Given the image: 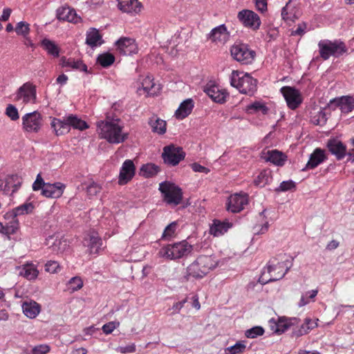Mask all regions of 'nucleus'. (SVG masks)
<instances>
[{
  "mask_svg": "<svg viewBox=\"0 0 354 354\" xmlns=\"http://www.w3.org/2000/svg\"><path fill=\"white\" fill-rule=\"evenodd\" d=\"M97 127L100 138L111 144L122 143L128 138V133L122 131L123 126L118 119L99 121Z\"/></svg>",
  "mask_w": 354,
  "mask_h": 354,
  "instance_id": "obj_1",
  "label": "nucleus"
},
{
  "mask_svg": "<svg viewBox=\"0 0 354 354\" xmlns=\"http://www.w3.org/2000/svg\"><path fill=\"white\" fill-rule=\"evenodd\" d=\"M265 159L275 165L283 166L286 160V156L277 150H270L266 153Z\"/></svg>",
  "mask_w": 354,
  "mask_h": 354,
  "instance_id": "obj_34",
  "label": "nucleus"
},
{
  "mask_svg": "<svg viewBox=\"0 0 354 354\" xmlns=\"http://www.w3.org/2000/svg\"><path fill=\"white\" fill-rule=\"evenodd\" d=\"M275 328L272 326V330H274L275 333L281 334L284 333L290 326V324L287 320H283L279 319L278 322L274 323Z\"/></svg>",
  "mask_w": 354,
  "mask_h": 354,
  "instance_id": "obj_52",
  "label": "nucleus"
},
{
  "mask_svg": "<svg viewBox=\"0 0 354 354\" xmlns=\"http://www.w3.org/2000/svg\"><path fill=\"white\" fill-rule=\"evenodd\" d=\"M47 245H50L52 251L56 254H61L65 252L69 247L68 243L66 239L49 236L47 240Z\"/></svg>",
  "mask_w": 354,
  "mask_h": 354,
  "instance_id": "obj_25",
  "label": "nucleus"
},
{
  "mask_svg": "<svg viewBox=\"0 0 354 354\" xmlns=\"http://www.w3.org/2000/svg\"><path fill=\"white\" fill-rule=\"evenodd\" d=\"M216 265V261L212 256H199L196 261L187 267V275L188 277L196 279L203 278Z\"/></svg>",
  "mask_w": 354,
  "mask_h": 354,
  "instance_id": "obj_4",
  "label": "nucleus"
},
{
  "mask_svg": "<svg viewBox=\"0 0 354 354\" xmlns=\"http://www.w3.org/2000/svg\"><path fill=\"white\" fill-rule=\"evenodd\" d=\"M232 226V223L214 219L210 225L209 233L214 236H219L225 234Z\"/></svg>",
  "mask_w": 354,
  "mask_h": 354,
  "instance_id": "obj_27",
  "label": "nucleus"
},
{
  "mask_svg": "<svg viewBox=\"0 0 354 354\" xmlns=\"http://www.w3.org/2000/svg\"><path fill=\"white\" fill-rule=\"evenodd\" d=\"M230 53L234 59L245 65L252 64L256 57L254 50L248 45L241 42H236L231 46Z\"/></svg>",
  "mask_w": 354,
  "mask_h": 354,
  "instance_id": "obj_9",
  "label": "nucleus"
},
{
  "mask_svg": "<svg viewBox=\"0 0 354 354\" xmlns=\"http://www.w3.org/2000/svg\"><path fill=\"white\" fill-rule=\"evenodd\" d=\"M8 231H12V234H15L19 227V221L17 218L12 217V221L10 223V225H6Z\"/></svg>",
  "mask_w": 354,
  "mask_h": 354,
  "instance_id": "obj_62",
  "label": "nucleus"
},
{
  "mask_svg": "<svg viewBox=\"0 0 354 354\" xmlns=\"http://www.w3.org/2000/svg\"><path fill=\"white\" fill-rule=\"evenodd\" d=\"M149 124L153 133L159 135L164 134L167 131L166 121L160 119L157 115L151 116L149 120Z\"/></svg>",
  "mask_w": 354,
  "mask_h": 354,
  "instance_id": "obj_33",
  "label": "nucleus"
},
{
  "mask_svg": "<svg viewBox=\"0 0 354 354\" xmlns=\"http://www.w3.org/2000/svg\"><path fill=\"white\" fill-rule=\"evenodd\" d=\"M289 268L287 263L279 258H272L264 268L259 281L266 284L270 281H274L282 279L288 272Z\"/></svg>",
  "mask_w": 354,
  "mask_h": 354,
  "instance_id": "obj_2",
  "label": "nucleus"
},
{
  "mask_svg": "<svg viewBox=\"0 0 354 354\" xmlns=\"http://www.w3.org/2000/svg\"><path fill=\"white\" fill-rule=\"evenodd\" d=\"M270 178V172L264 170L259 173L254 183L257 186L262 187L269 183Z\"/></svg>",
  "mask_w": 354,
  "mask_h": 354,
  "instance_id": "obj_48",
  "label": "nucleus"
},
{
  "mask_svg": "<svg viewBox=\"0 0 354 354\" xmlns=\"http://www.w3.org/2000/svg\"><path fill=\"white\" fill-rule=\"evenodd\" d=\"M141 86L138 88L140 95H154L160 89L159 85L153 82V79L150 76H146L141 79Z\"/></svg>",
  "mask_w": 354,
  "mask_h": 354,
  "instance_id": "obj_21",
  "label": "nucleus"
},
{
  "mask_svg": "<svg viewBox=\"0 0 354 354\" xmlns=\"http://www.w3.org/2000/svg\"><path fill=\"white\" fill-rule=\"evenodd\" d=\"M248 203V198L246 194H234L228 198L226 208L228 212L238 213L244 209Z\"/></svg>",
  "mask_w": 354,
  "mask_h": 354,
  "instance_id": "obj_16",
  "label": "nucleus"
},
{
  "mask_svg": "<svg viewBox=\"0 0 354 354\" xmlns=\"http://www.w3.org/2000/svg\"><path fill=\"white\" fill-rule=\"evenodd\" d=\"M305 320L306 322V330H303V333H308L311 329L315 328L317 326V321H318V319L312 320L307 318Z\"/></svg>",
  "mask_w": 354,
  "mask_h": 354,
  "instance_id": "obj_61",
  "label": "nucleus"
},
{
  "mask_svg": "<svg viewBox=\"0 0 354 354\" xmlns=\"http://www.w3.org/2000/svg\"><path fill=\"white\" fill-rule=\"evenodd\" d=\"M22 310L26 317L32 319L39 313L41 307L36 301L30 300L22 304Z\"/></svg>",
  "mask_w": 354,
  "mask_h": 354,
  "instance_id": "obj_31",
  "label": "nucleus"
},
{
  "mask_svg": "<svg viewBox=\"0 0 354 354\" xmlns=\"http://www.w3.org/2000/svg\"><path fill=\"white\" fill-rule=\"evenodd\" d=\"M263 333L264 329L261 326H254L245 330V335L248 338L253 339L263 335Z\"/></svg>",
  "mask_w": 354,
  "mask_h": 354,
  "instance_id": "obj_51",
  "label": "nucleus"
},
{
  "mask_svg": "<svg viewBox=\"0 0 354 354\" xmlns=\"http://www.w3.org/2000/svg\"><path fill=\"white\" fill-rule=\"evenodd\" d=\"M6 113L12 120L14 121L18 120L19 118L17 109L12 104L8 105Z\"/></svg>",
  "mask_w": 354,
  "mask_h": 354,
  "instance_id": "obj_55",
  "label": "nucleus"
},
{
  "mask_svg": "<svg viewBox=\"0 0 354 354\" xmlns=\"http://www.w3.org/2000/svg\"><path fill=\"white\" fill-rule=\"evenodd\" d=\"M208 38L217 44H225L229 39V33L225 25H220L212 30Z\"/></svg>",
  "mask_w": 354,
  "mask_h": 354,
  "instance_id": "obj_23",
  "label": "nucleus"
},
{
  "mask_svg": "<svg viewBox=\"0 0 354 354\" xmlns=\"http://www.w3.org/2000/svg\"><path fill=\"white\" fill-rule=\"evenodd\" d=\"M101 190V187L96 183H91L87 187L86 191L88 195L95 196Z\"/></svg>",
  "mask_w": 354,
  "mask_h": 354,
  "instance_id": "obj_58",
  "label": "nucleus"
},
{
  "mask_svg": "<svg viewBox=\"0 0 354 354\" xmlns=\"http://www.w3.org/2000/svg\"><path fill=\"white\" fill-rule=\"evenodd\" d=\"M116 351L124 354L134 353L136 351V345L135 344H131L125 346H119L116 348Z\"/></svg>",
  "mask_w": 354,
  "mask_h": 354,
  "instance_id": "obj_59",
  "label": "nucleus"
},
{
  "mask_svg": "<svg viewBox=\"0 0 354 354\" xmlns=\"http://www.w3.org/2000/svg\"><path fill=\"white\" fill-rule=\"evenodd\" d=\"M300 15V11L297 7L296 0H289L282 8L281 17L288 24L294 22Z\"/></svg>",
  "mask_w": 354,
  "mask_h": 354,
  "instance_id": "obj_18",
  "label": "nucleus"
},
{
  "mask_svg": "<svg viewBox=\"0 0 354 354\" xmlns=\"http://www.w3.org/2000/svg\"><path fill=\"white\" fill-rule=\"evenodd\" d=\"M63 66L73 69L79 70L80 71H86L87 70V66L81 60H75L72 58H69L67 60L64 61Z\"/></svg>",
  "mask_w": 354,
  "mask_h": 354,
  "instance_id": "obj_42",
  "label": "nucleus"
},
{
  "mask_svg": "<svg viewBox=\"0 0 354 354\" xmlns=\"http://www.w3.org/2000/svg\"><path fill=\"white\" fill-rule=\"evenodd\" d=\"M83 243L91 254H97L104 248L102 239L95 232L88 234L84 237Z\"/></svg>",
  "mask_w": 354,
  "mask_h": 354,
  "instance_id": "obj_17",
  "label": "nucleus"
},
{
  "mask_svg": "<svg viewBox=\"0 0 354 354\" xmlns=\"http://www.w3.org/2000/svg\"><path fill=\"white\" fill-rule=\"evenodd\" d=\"M15 30L17 35L27 38L30 31V24L26 21H19L17 24Z\"/></svg>",
  "mask_w": 354,
  "mask_h": 354,
  "instance_id": "obj_44",
  "label": "nucleus"
},
{
  "mask_svg": "<svg viewBox=\"0 0 354 354\" xmlns=\"http://www.w3.org/2000/svg\"><path fill=\"white\" fill-rule=\"evenodd\" d=\"M339 106L342 112L349 113L354 109V98L350 96L342 97L339 100Z\"/></svg>",
  "mask_w": 354,
  "mask_h": 354,
  "instance_id": "obj_40",
  "label": "nucleus"
},
{
  "mask_svg": "<svg viewBox=\"0 0 354 354\" xmlns=\"http://www.w3.org/2000/svg\"><path fill=\"white\" fill-rule=\"evenodd\" d=\"M326 159L327 156L325 151L320 148H317L310 154L309 160L303 170L315 169Z\"/></svg>",
  "mask_w": 354,
  "mask_h": 354,
  "instance_id": "obj_22",
  "label": "nucleus"
},
{
  "mask_svg": "<svg viewBox=\"0 0 354 354\" xmlns=\"http://www.w3.org/2000/svg\"><path fill=\"white\" fill-rule=\"evenodd\" d=\"M41 45L48 54L57 57L59 55V48L55 43L50 39H44L41 41Z\"/></svg>",
  "mask_w": 354,
  "mask_h": 354,
  "instance_id": "obj_38",
  "label": "nucleus"
},
{
  "mask_svg": "<svg viewBox=\"0 0 354 354\" xmlns=\"http://www.w3.org/2000/svg\"><path fill=\"white\" fill-rule=\"evenodd\" d=\"M246 110L250 113L261 112L263 115H266L268 113L269 109L266 106L265 103L261 101H255L254 102L248 105Z\"/></svg>",
  "mask_w": 354,
  "mask_h": 354,
  "instance_id": "obj_41",
  "label": "nucleus"
},
{
  "mask_svg": "<svg viewBox=\"0 0 354 354\" xmlns=\"http://www.w3.org/2000/svg\"><path fill=\"white\" fill-rule=\"evenodd\" d=\"M194 106V103L192 99L184 100L175 112L176 118L180 120L185 118L191 113Z\"/></svg>",
  "mask_w": 354,
  "mask_h": 354,
  "instance_id": "obj_30",
  "label": "nucleus"
},
{
  "mask_svg": "<svg viewBox=\"0 0 354 354\" xmlns=\"http://www.w3.org/2000/svg\"><path fill=\"white\" fill-rule=\"evenodd\" d=\"M39 271L33 264L24 265L20 271V275L23 276L28 280L35 279L37 277Z\"/></svg>",
  "mask_w": 354,
  "mask_h": 354,
  "instance_id": "obj_37",
  "label": "nucleus"
},
{
  "mask_svg": "<svg viewBox=\"0 0 354 354\" xmlns=\"http://www.w3.org/2000/svg\"><path fill=\"white\" fill-rule=\"evenodd\" d=\"M237 17L245 27L257 30L260 28L261 21L259 15L250 10L239 12Z\"/></svg>",
  "mask_w": 354,
  "mask_h": 354,
  "instance_id": "obj_13",
  "label": "nucleus"
},
{
  "mask_svg": "<svg viewBox=\"0 0 354 354\" xmlns=\"http://www.w3.org/2000/svg\"><path fill=\"white\" fill-rule=\"evenodd\" d=\"M57 16L59 20L67 21L74 24H77L81 20V18L77 15L75 11L69 7L58 8Z\"/></svg>",
  "mask_w": 354,
  "mask_h": 354,
  "instance_id": "obj_26",
  "label": "nucleus"
},
{
  "mask_svg": "<svg viewBox=\"0 0 354 354\" xmlns=\"http://www.w3.org/2000/svg\"><path fill=\"white\" fill-rule=\"evenodd\" d=\"M176 227V222H172L169 225H168L163 232L162 238L165 240H169L171 238H172L175 234Z\"/></svg>",
  "mask_w": 354,
  "mask_h": 354,
  "instance_id": "obj_50",
  "label": "nucleus"
},
{
  "mask_svg": "<svg viewBox=\"0 0 354 354\" xmlns=\"http://www.w3.org/2000/svg\"><path fill=\"white\" fill-rule=\"evenodd\" d=\"M68 289L75 292L81 289L83 286V281L80 277H72L68 282Z\"/></svg>",
  "mask_w": 354,
  "mask_h": 354,
  "instance_id": "obj_49",
  "label": "nucleus"
},
{
  "mask_svg": "<svg viewBox=\"0 0 354 354\" xmlns=\"http://www.w3.org/2000/svg\"><path fill=\"white\" fill-rule=\"evenodd\" d=\"M117 50L124 55H131L137 53L138 46L136 41L130 37H122L115 43Z\"/></svg>",
  "mask_w": 354,
  "mask_h": 354,
  "instance_id": "obj_19",
  "label": "nucleus"
},
{
  "mask_svg": "<svg viewBox=\"0 0 354 354\" xmlns=\"http://www.w3.org/2000/svg\"><path fill=\"white\" fill-rule=\"evenodd\" d=\"M158 189L162 194L164 202L167 205L176 206L181 203L183 192L176 184L165 181L159 184Z\"/></svg>",
  "mask_w": 354,
  "mask_h": 354,
  "instance_id": "obj_7",
  "label": "nucleus"
},
{
  "mask_svg": "<svg viewBox=\"0 0 354 354\" xmlns=\"http://www.w3.org/2000/svg\"><path fill=\"white\" fill-rule=\"evenodd\" d=\"M159 171L158 166L153 164H147L142 167L140 172L145 178H149L155 176Z\"/></svg>",
  "mask_w": 354,
  "mask_h": 354,
  "instance_id": "obj_46",
  "label": "nucleus"
},
{
  "mask_svg": "<svg viewBox=\"0 0 354 354\" xmlns=\"http://www.w3.org/2000/svg\"><path fill=\"white\" fill-rule=\"evenodd\" d=\"M50 125L57 136L62 135L68 131L66 117L64 118L63 120L53 118L51 121Z\"/></svg>",
  "mask_w": 354,
  "mask_h": 354,
  "instance_id": "obj_36",
  "label": "nucleus"
},
{
  "mask_svg": "<svg viewBox=\"0 0 354 354\" xmlns=\"http://www.w3.org/2000/svg\"><path fill=\"white\" fill-rule=\"evenodd\" d=\"M255 3L257 9L263 12L267 10V1L266 0H253Z\"/></svg>",
  "mask_w": 354,
  "mask_h": 354,
  "instance_id": "obj_60",
  "label": "nucleus"
},
{
  "mask_svg": "<svg viewBox=\"0 0 354 354\" xmlns=\"http://www.w3.org/2000/svg\"><path fill=\"white\" fill-rule=\"evenodd\" d=\"M135 166L132 160H126L120 169L118 183L123 185L130 181L135 175Z\"/></svg>",
  "mask_w": 354,
  "mask_h": 354,
  "instance_id": "obj_20",
  "label": "nucleus"
},
{
  "mask_svg": "<svg viewBox=\"0 0 354 354\" xmlns=\"http://www.w3.org/2000/svg\"><path fill=\"white\" fill-rule=\"evenodd\" d=\"M319 55L324 60L330 56L339 57L346 52L345 44L339 41L321 40L319 44Z\"/></svg>",
  "mask_w": 354,
  "mask_h": 354,
  "instance_id": "obj_8",
  "label": "nucleus"
},
{
  "mask_svg": "<svg viewBox=\"0 0 354 354\" xmlns=\"http://www.w3.org/2000/svg\"><path fill=\"white\" fill-rule=\"evenodd\" d=\"M318 293V290H312L310 291L306 292L301 295V299L298 303L299 307H303L308 304L310 303L311 300L313 301L315 297L317 296Z\"/></svg>",
  "mask_w": 354,
  "mask_h": 354,
  "instance_id": "obj_45",
  "label": "nucleus"
},
{
  "mask_svg": "<svg viewBox=\"0 0 354 354\" xmlns=\"http://www.w3.org/2000/svg\"><path fill=\"white\" fill-rule=\"evenodd\" d=\"M36 100V86L29 82L21 86L15 93V100L20 104H35Z\"/></svg>",
  "mask_w": 354,
  "mask_h": 354,
  "instance_id": "obj_10",
  "label": "nucleus"
},
{
  "mask_svg": "<svg viewBox=\"0 0 354 354\" xmlns=\"http://www.w3.org/2000/svg\"><path fill=\"white\" fill-rule=\"evenodd\" d=\"M327 147L331 153L335 155L338 160L342 159L346 155V146L338 140L333 139L328 140Z\"/></svg>",
  "mask_w": 354,
  "mask_h": 354,
  "instance_id": "obj_28",
  "label": "nucleus"
},
{
  "mask_svg": "<svg viewBox=\"0 0 354 354\" xmlns=\"http://www.w3.org/2000/svg\"><path fill=\"white\" fill-rule=\"evenodd\" d=\"M192 245L186 241H182L162 247L158 254L160 257L169 260H176L187 257L192 252Z\"/></svg>",
  "mask_w": 354,
  "mask_h": 354,
  "instance_id": "obj_6",
  "label": "nucleus"
},
{
  "mask_svg": "<svg viewBox=\"0 0 354 354\" xmlns=\"http://www.w3.org/2000/svg\"><path fill=\"white\" fill-rule=\"evenodd\" d=\"M35 209V205L32 203H25L15 208H14L11 212L8 213L10 216L14 218H17L18 216L24 214H28L32 212Z\"/></svg>",
  "mask_w": 354,
  "mask_h": 354,
  "instance_id": "obj_35",
  "label": "nucleus"
},
{
  "mask_svg": "<svg viewBox=\"0 0 354 354\" xmlns=\"http://www.w3.org/2000/svg\"><path fill=\"white\" fill-rule=\"evenodd\" d=\"M205 93L214 102L223 103L225 101L227 93L214 84H207L204 88Z\"/></svg>",
  "mask_w": 354,
  "mask_h": 354,
  "instance_id": "obj_24",
  "label": "nucleus"
},
{
  "mask_svg": "<svg viewBox=\"0 0 354 354\" xmlns=\"http://www.w3.org/2000/svg\"><path fill=\"white\" fill-rule=\"evenodd\" d=\"M114 61L115 57L113 55L109 53L100 54L97 56V62L104 68L110 66L112 64H113Z\"/></svg>",
  "mask_w": 354,
  "mask_h": 354,
  "instance_id": "obj_43",
  "label": "nucleus"
},
{
  "mask_svg": "<svg viewBox=\"0 0 354 354\" xmlns=\"http://www.w3.org/2000/svg\"><path fill=\"white\" fill-rule=\"evenodd\" d=\"M268 221H265V223L261 225V229L259 230L257 229V226L254 227V231L255 234H263L267 232L268 229Z\"/></svg>",
  "mask_w": 354,
  "mask_h": 354,
  "instance_id": "obj_64",
  "label": "nucleus"
},
{
  "mask_svg": "<svg viewBox=\"0 0 354 354\" xmlns=\"http://www.w3.org/2000/svg\"><path fill=\"white\" fill-rule=\"evenodd\" d=\"M60 270L59 264L55 261H49L45 265V270L52 274L57 273Z\"/></svg>",
  "mask_w": 354,
  "mask_h": 354,
  "instance_id": "obj_54",
  "label": "nucleus"
},
{
  "mask_svg": "<svg viewBox=\"0 0 354 354\" xmlns=\"http://www.w3.org/2000/svg\"><path fill=\"white\" fill-rule=\"evenodd\" d=\"M142 5L138 0H118V8L127 13H138L141 10Z\"/></svg>",
  "mask_w": 354,
  "mask_h": 354,
  "instance_id": "obj_29",
  "label": "nucleus"
},
{
  "mask_svg": "<svg viewBox=\"0 0 354 354\" xmlns=\"http://www.w3.org/2000/svg\"><path fill=\"white\" fill-rule=\"evenodd\" d=\"M185 155L182 148L169 145L163 148L162 157L165 163L175 166L184 159Z\"/></svg>",
  "mask_w": 354,
  "mask_h": 354,
  "instance_id": "obj_12",
  "label": "nucleus"
},
{
  "mask_svg": "<svg viewBox=\"0 0 354 354\" xmlns=\"http://www.w3.org/2000/svg\"><path fill=\"white\" fill-rule=\"evenodd\" d=\"M246 349L244 341H239L234 345L225 349L227 354H243Z\"/></svg>",
  "mask_w": 354,
  "mask_h": 354,
  "instance_id": "obj_47",
  "label": "nucleus"
},
{
  "mask_svg": "<svg viewBox=\"0 0 354 354\" xmlns=\"http://www.w3.org/2000/svg\"><path fill=\"white\" fill-rule=\"evenodd\" d=\"M288 106L291 109H297L302 102V97L299 90L290 86H283L281 88Z\"/></svg>",
  "mask_w": 354,
  "mask_h": 354,
  "instance_id": "obj_15",
  "label": "nucleus"
},
{
  "mask_svg": "<svg viewBox=\"0 0 354 354\" xmlns=\"http://www.w3.org/2000/svg\"><path fill=\"white\" fill-rule=\"evenodd\" d=\"M21 120L22 129L28 133H37L42 126V117L38 111L26 113Z\"/></svg>",
  "mask_w": 354,
  "mask_h": 354,
  "instance_id": "obj_11",
  "label": "nucleus"
},
{
  "mask_svg": "<svg viewBox=\"0 0 354 354\" xmlns=\"http://www.w3.org/2000/svg\"><path fill=\"white\" fill-rule=\"evenodd\" d=\"M192 169L196 172L208 173L209 169L198 163H194L192 165Z\"/></svg>",
  "mask_w": 354,
  "mask_h": 354,
  "instance_id": "obj_63",
  "label": "nucleus"
},
{
  "mask_svg": "<svg viewBox=\"0 0 354 354\" xmlns=\"http://www.w3.org/2000/svg\"><path fill=\"white\" fill-rule=\"evenodd\" d=\"M66 120L68 128L70 127H73L75 129L84 130L88 127L86 122L78 118L76 115H74L73 114L66 116Z\"/></svg>",
  "mask_w": 354,
  "mask_h": 354,
  "instance_id": "obj_39",
  "label": "nucleus"
},
{
  "mask_svg": "<svg viewBox=\"0 0 354 354\" xmlns=\"http://www.w3.org/2000/svg\"><path fill=\"white\" fill-rule=\"evenodd\" d=\"M50 350V348L47 344H39L35 346L32 349V354H46Z\"/></svg>",
  "mask_w": 354,
  "mask_h": 354,
  "instance_id": "obj_56",
  "label": "nucleus"
},
{
  "mask_svg": "<svg viewBox=\"0 0 354 354\" xmlns=\"http://www.w3.org/2000/svg\"><path fill=\"white\" fill-rule=\"evenodd\" d=\"M120 323L118 322H110L102 326V330L105 334L111 333L115 328L118 327Z\"/></svg>",
  "mask_w": 354,
  "mask_h": 354,
  "instance_id": "obj_57",
  "label": "nucleus"
},
{
  "mask_svg": "<svg viewBox=\"0 0 354 354\" xmlns=\"http://www.w3.org/2000/svg\"><path fill=\"white\" fill-rule=\"evenodd\" d=\"M22 184V178L18 175H10L0 179V190L6 195L16 192Z\"/></svg>",
  "mask_w": 354,
  "mask_h": 354,
  "instance_id": "obj_14",
  "label": "nucleus"
},
{
  "mask_svg": "<svg viewBox=\"0 0 354 354\" xmlns=\"http://www.w3.org/2000/svg\"><path fill=\"white\" fill-rule=\"evenodd\" d=\"M231 85L240 93L252 95L257 88V80L250 74L239 71H233L230 77Z\"/></svg>",
  "mask_w": 354,
  "mask_h": 354,
  "instance_id": "obj_3",
  "label": "nucleus"
},
{
  "mask_svg": "<svg viewBox=\"0 0 354 354\" xmlns=\"http://www.w3.org/2000/svg\"><path fill=\"white\" fill-rule=\"evenodd\" d=\"M32 190L37 192L41 190V194L46 198H60L66 188V185L61 183H45L41 173H39L32 185Z\"/></svg>",
  "mask_w": 354,
  "mask_h": 354,
  "instance_id": "obj_5",
  "label": "nucleus"
},
{
  "mask_svg": "<svg viewBox=\"0 0 354 354\" xmlns=\"http://www.w3.org/2000/svg\"><path fill=\"white\" fill-rule=\"evenodd\" d=\"M86 44L92 48L99 46L103 44L102 35L98 30L91 28L86 32Z\"/></svg>",
  "mask_w": 354,
  "mask_h": 354,
  "instance_id": "obj_32",
  "label": "nucleus"
},
{
  "mask_svg": "<svg viewBox=\"0 0 354 354\" xmlns=\"http://www.w3.org/2000/svg\"><path fill=\"white\" fill-rule=\"evenodd\" d=\"M295 183L291 180L283 181L282 183H281L279 187L276 188L275 191L277 192H286L295 189Z\"/></svg>",
  "mask_w": 354,
  "mask_h": 354,
  "instance_id": "obj_53",
  "label": "nucleus"
}]
</instances>
